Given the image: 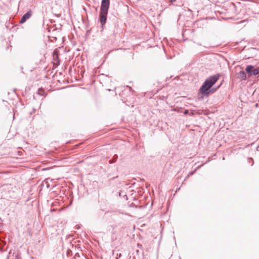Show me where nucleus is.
<instances>
[{"label": "nucleus", "mask_w": 259, "mask_h": 259, "mask_svg": "<svg viewBox=\"0 0 259 259\" xmlns=\"http://www.w3.org/2000/svg\"><path fill=\"white\" fill-rule=\"evenodd\" d=\"M221 75L220 73H216L208 77L202 83V85L198 91V99L202 100L204 98H208L210 95L214 94L222 85V82L217 87L214 85L220 79Z\"/></svg>", "instance_id": "obj_1"}, {"label": "nucleus", "mask_w": 259, "mask_h": 259, "mask_svg": "<svg viewBox=\"0 0 259 259\" xmlns=\"http://www.w3.org/2000/svg\"><path fill=\"white\" fill-rule=\"evenodd\" d=\"M110 0H102L100 9L98 23L100 24L102 30L105 26L107 20V15L110 7Z\"/></svg>", "instance_id": "obj_2"}, {"label": "nucleus", "mask_w": 259, "mask_h": 259, "mask_svg": "<svg viewBox=\"0 0 259 259\" xmlns=\"http://www.w3.org/2000/svg\"><path fill=\"white\" fill-rule=\"evenodd\" d=\"M246 72L249 77L256 76L259 74V67H255L252 65H247Z\"/></svg>", "instance_id": "obj_3"}, {"label": "nucleus", "mask_w": 259, "mask_h": 259, "mask_svg": "<svg viewBox=\"0 0 259 259\" xmlns=\"http://www.w3.org/2000/svg\"><path fill=\"white\" fill-rule=\"evenodd\" d=\"M32 12L31 10H29L28 12H27L25 14L23 15V16L22 17L21 20H20L19 23L20 24H23L27 20L29 19L31 16H32Z\"/></svg>", "instance_id": "obj_4"}, {"label": "nucleus", "mask_w": 259, "mask_h": 259, "mask_svg": "<svg viewBox=\"0 0 259 259\" xmlns=\"http://www.w3.org/2000/svg\"><path fill=\"white\" fill-rule=\"evenodd\" d=\"M246 74H247L246 71H243V70L240 71L238 73V78H239L242 80H245L247 78Z\"/></svg>", "instance_id": "obj_5"}, {"label": "nucleus", "mask_w": 259, "mask_h": 259, "mask_svg": "<svg viewBox=\"0 0 259 259\" xmlns=\"http://www.w3.org/2000/svg\"><path fill=\"white\" fill-rule=\"evenodd\" d=\"M117 159H118V155L117 154H115L113 155L112 159L109 161V163L110 164H113L116 161Z\"/></svg>", "instance_id": "obj_6"}, {"label": "nucleus", "mask_w": 259, "mask_h": 259, "mask_svg": "<svg viewBox=\"0 0 259 259\" xmlns=\"http://www.w3.org/2000/svg\"><path fill=\"white\" fill-rule=\"evenodd\" d=\"M6 245V242L5 241H4L1 238H0V246H3L4 247V246H5Z\"/></svg>", "instance_id": "obj_7"}, {"label": "nucleus", "mask_w": 259, "mask_h": 259, "mask_svg": "<svg viewBox=\"0 0 259 259\" xmlns=\"http://www.w3.org/2000/svg\"><path fill=\"white\" fill-rule=\"evenodd\" d=\"M72 250L69 249V248H68L67 250V251H66V254L68 256H70L72 255Z\"/></svg>", "instance_id": "obj_8"}, {"label": "nucleus", "mask_w": 259, "mask_h": 259, "mask_svg": "<svg viewBox=\"0 0 259 259\" xmlns=\"http://www.w3.org/2000/svg\"><path fill=\"white\" fill-rule=\"evenodd\" d=\"M196 171V169L194 170V171H191L190 172H189V174L187 175V176L186 177V178L185 179V180H184V181H185L186 179L189 177V176H191V175H193L195 172Z\"/></svg>", "instance_id": "obj_9"}, {"label": "nucleus", "mask_w": 259, "mask_h": 259, "mask_svg": "<svg viewBox=\"0 0 259 259\" xmlns=\"http://www.w3.org/2000/svg\"><path fill=\"white\" fill-rule=\"evenodd\" d=\"M0 251L1 252H3L7 251V249L4 248V247L3 246H0Z\"/></svg>", "instance_id": "obj_10"}, {"label": "nucleus", "mask_w": 259, "mask_h": 259, "mask_svg": "<svg viewBox=\"0 0 259 259\" xmlns=\"http://www.w3.org/2000/svg\"><path fill=\"white\" fill-rule=\"evenodd\" d=\"M15 259H21V258L19 254H17L15 256Z\"/></svg>", "instance_id": "obj_11"}, {"label": "nucleus", "mask_w": 259, "mask_h": 259, "mask_svg": "<svg viewBox=\"0 0 259 259\" xmlns=\"http://www.w3.org/2000/svg\"><path fill=\"white\" fill-rule=\"evenodd\" d=\"M248 160L249 162H250V160L251 161H252L251 165H253L254 162H253V160L252 158H249L248 159Z\"/></svg>", "instance_id": "obj_12"}, {"label": "nucleus", "mask_w": 259, "mask_h": 259, "mask_svg": "<svg viewBox=\"0 0 259 259\" xmlns=\"http://www.w3.org/2000/svg\"><path fill=\"white\" fill-rule=\"evenodd\" d=\"M176 1V0H170V4L175 5L174 2Z\"/></svg>", "instance_id": "obj_13"}, {"label": "nucleus", "mask_w": 259, "mask_h": 259, "mask_svg": "<svg viewBox=\"0 0 259 259\" xmlns=\"http://www.w3.org/2000/svg\"><path fill=\"white\" fill-rule=\"evenodd\" d=\"M40 90H41V89H39L38 90V94L39 95H40V96H44V94H42V93H40V92H39V91H40Z\"/></svg>", "instance_id": "obj_14"}, {"label": "nucleus", "mask_w": 259, "mask_h": 259, "mask_svg": "<svg viewBox=\"0 0 259 259\" xmlns=\"http://www.w3.org/2000/svg\"><path fill=\"white\" fill-rule=\"evenodd\" d=\"M75 257L77 256L78 257H80V255L77 252L75 253Z\"/></svg>", "instance_id": "obj_15"}, {"label": "nucleus", "mask_w": 259, "mask_h": 259, "mask_svg": "<svg viewBox=\"0 0 259 259\" xmlns=\"http://www.w3.org/2000/svg\"><path fill=\"white\" fill-rule=\"evenodd\" d=\"M121 193H122V191H120V192H119V193H118V195H119V196H121Z\"/></svg>", "instance_id": "obj_16"}, {"label": "nucleus", "mask_w": 259, "mask_h": 259, "mask_svg": "<svg viewBox=\"0 0 259 259\" xmlns=\"http://www.w3.org/2000/svg\"><path fill=\"white\" fill-rule=\"evenodd\" d=\"M2 219L0 218V226H2V222H2Z\"/></svg>", "instance_id": "obj_17"}, {"label": "nucleus", "mask_w": 259, "mask_h": 259, "mask_svg": "<svg viewBox=\"0 0 259 259\" xmlns=\"http://www.w3.org/2000/svg\"><path fill=\"white\" fill-rule=\"evenodd\" d=\"M10 254V252H9V254ZM9 257H10L9 255H8L7 257V259H9Z\"/></svg>", "instance_id": "obj_18"}, {"label": "nucleus", "mask_w": 259, "mask_h": 259, "mask_svg": "<svg viewBox=\"0 0 259 259\" xmlns=\"http://www.w3.org/2000/svg\"><path fill=\"white\" fill-rule=\"evenodd\" d=\"M138 246L139 247H141V246H142V245H140L139 244H138Z\"/></svg>", "instance_id": "obj_19"}, {"label": "nucleus", "mask_w": 259, "mask_h": 259, "mask_svg": "<svg viewBox=\"0 0 259 259\" xmlns=\"http://www.w3.org/2000/svg\"><path fill=\"white\" fill-rule=\"evenodd\" d=\"M124 196H125L126 197V199H127V197L126 195H124Z\"/></svg>", "instance_id": "obj_20"}, {"label": "nucleus", "mask_w": 259, "mask_h": 259, "mask_svg": "<svg viewBox=\"0 0 259 259\" xmlns=\"http://www.w3.org/2000/svg\"><path fill=\"white\" fill-rule=\"evenodd\" d=\"M95 9H96V11H98V8H97V7L95 8Z\"/></svg>", "instance_id": "obj_21"}, {"label": "nucleus", "mask_w": 259, "mask_h": 259, "mask_svg": "<svg viewBox=\"0 0 259 259\" xmlns=\"http://www.w3.org/2000/svg\"><path fill=\"white\" fill-rule=\"evenodd\" d=\"M180 188H179L176 190V192H177L178 191H179V190H180Z\"/></svg>", "instance_id": "obj_22"}, {"label": "nucleus", "mask_w": 259, "mask_h": 259, "mask_svg": "<svg viewBox=\"0 0 259 259\" xmlns=\"http://www.w3.org/2000/svg\"><path fill=\"white\" fill-rule=\"evenodd\" d=\"M83 10L85 11H87V10H86V9L85 8H83Z\"/></svg>", "instance_id": "obj_23"}, {"label": "nucleus", "mask_w": 259, "mask_h": 259, "mask_svg": "<svg viewBox=\"0 0 259 259\" xmlns=\"http://www.w3.org/2000/svg\"><path fill=\"white\" fill-rule=\"evenodd\" d=\"M87 33H89V30H87Z\"/></svg>", "instance_id": "obj_24"}, {"label": "nucleus", "mask_w": 259, "mask_h": 259, "mask_svg": "<svg viewBox=\"0 0 259 259\" xmlns=\"http://www.w3.org/2000/svg\"><path fill=\"white\" fill-rule=\"evenodd\" d=\"M87 33H89V30H87Z\"/></svg>", "instance_id": "obj_25"}, {"label": "nucleus", "mask_w": 259, "mask_h": 259, "mask_svg": "<svg viewBox=\"0 0 259 259\" xmlns=\"http://www.w3.org/2000/svg\"><path fill=\"white\" fill-rule=\"evenodd\" d=\"M129 89H130V90L132 89L131 87H129Z\"/></svg>", "instance_id": "obj_26"}]
</instances>
